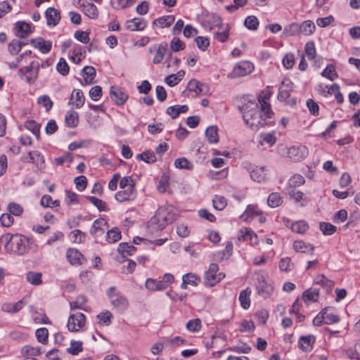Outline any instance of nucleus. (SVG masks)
I'll use <instances>...</instances> for the list:
<instances>
[{
  "mask_svg": "<svg viewBox=\"0 0 360 360\" xmlns=\"http://www.w3.org/2000/svg\"><path fill=\"white\" fill-rule=\"evenodd\" d=\"M259 105L255 101H248L240 110L245 124L252 131H258L267 124L266 120L273 115L270 104L264 98L259 99Z\"/></svg>",
  "mask_w": 360,
  "mask_h": 360,
  "instance_id": "nucleus-1",
  "label": "nucleus"
},
{
  "mask_svg": "<svg viewBox=\"0 0 360 360\" xmlns=\"http://www.w3.org/2000/svg\"><path fill=\"white\" fill-rule=\"evenodd\" d=\"M174 166L180 169L191 170L193 168V165L186 158H180L174 161Z\"/></svg>",
  "mask_w": 360,
  "mask_h": 360,
  "instance_id": "nucleus-51",
  "label": "nucleus"
},
{
  "mask_svg": "<svg viewBox=\"0 0 360 360\" xmlns=\"http://www.w3.org/2000/svg\"><path fill=\"white\" fill-rule=\"evenodd\" d=\"M45 16L49 26H56L60 20V11L53 7L46 9Z\"/></svg>",
  "mask_w": 360,
  "mask_h": 360,
  "instance_id": "nucleus-23",
  "label": "nucleus"
},
{
  "mask_svg": "<svg viewBox=\"0 0 360 360\" xmlns=\"http://www.w3.org/2000/svg\"><path fill=\"white\" fill-rule=\"evenodd\" d=\"M22 355L25 357L35 356L41 354L40 347L25 345L21 349Z\"/></svg>",
  "mask_w": 360,
  "mask_h": 360,
  "instance_id": "nucleus-44",
  "label": "nucleus"
},
{
  "mask_svg": "<svg viewBox=\"0 0 360 360\" xmlns=\"http://www.w3.org/2000/svg\"><path fill=\"white\" fill-rule=\"evenodd\" d=\"M175 18L173 15H165L155 19L154 25H158L161 28L169 27L174 22Z\"/></svg>",
  "mask_w": 360,
  "mask_h": 360,
  "instance_id": "nucleus-40",
  "label": "nucleus"
},
{
  "mask_svg": "<svg viewBox=\"0 0 360 360\" xmlns=\"http://www.w3.org/2000/svg\"><path fill=\"white\" fill-rule=\"evenodd\" d=\"M23 306L22 300H20L15 303H4L1 309L4 311L8 312V313H15L19 311Z\"/></svg>",
  "mask_w": 360,
  "mask_h": 360,
  "instance_id": "nucleus-41",
  "label": "nucleus"
},
{
  "mask_svg": "<svg viewBox=\"0 0 360 360\" xmlns=\"http://www.w3.org/2000/svg\"><path fill=\"white\" fill-rule=\"evenodd\" d=\"M136 197L135 188H120L115 195V200L119 202L132 201Z\"/></svg>",
  "mask_w": 360,
  "mask_h": 360,
  "instance_id": "nucleus-19",
  "label": "nucleus"
},
{
  "mask_svg": "<svg viewBox=\"0 0 360 360\" xmlns=\"http://www.w3.org/2000/svg\"><path fill=\"white\" fill-rule=\"evenodd\" d=\"M316 30L315 24L311 20H305L300 25V32L304 35L312 34Z\"/></svg>",
  "mask_w": 360,
  "mask_h": 360,
  "instance_id": "nucleus-38",
  "label": "nucleus"
},
{
  "mask_svg": "<svg viewBox=\"0 0 360 360\" xmlns=\"http://www.w3.org/2000/svg\"><path fill=\"white\" fill-rule=\"evenodd\" d=\"M292 82L290 79H284L279 87L278 94V100L286 102L290 105H295L296 103V100L295 98H292L290 101H288V99L290 98V93L292 91Z\"/></svg>",
  "mask_w": 360,
  "mask_h": 360,
  "instance_id": "nucleus-11",
  "label": "nucleus"
},
{
  "mask_svg": "<svg viewBox=\"0 0 360 360\" xmlns=\"http://www.w3.org/2000/svg\"><path fill=\"white\" fill-rule=\"evenodd\" d=\"M338 89H339V85L335 83L330 86H328L324 84H319L316 86V91L319 93V94L324 97H328L333 95L335 90H338Z\"/></svg>",
  "mask_w": 360,
  "mask_h": 360,
  "instance_id": "nucleus-32",
  "label": "nucleus"
},
{
  "mask_svg": "<svg viewBox=\"0 0 360 360\" xmlns=\"http://www.w3.org/2000/svg\"><path fill=\"white\" fill-rule=\"evenodd\" d=\"M112 314L109 311H105L99 313L96 317V323L100 326H109L111 323Z\"/></svg>",
  "mask_w": 360,
  "mask_h": 360,
  "instance_id": "nucleus-36",
  "label": "nucleus"
},
{
  "mask_svg": "<svg viewBox=\"0 0 360 360\" xmlns=\"http://www.w3.org/2000/svg\"><path fill=\"white\" fill-rule=\"evenodd\" d=\"M251 179L257 183H262L266 180L267 169L264 166H253L249 169Z\"/></svg>",
  "mask_w": 360,
  "mask_h": 360,
  "instance_id": "nucleus-16",
  "label": "nucleus"
},
{
  "mask_svg": "<svg viewBox=\"0 0 360 360\" xmlns=\"http://www.w3.org/2000/svg\"><path fill=\"white\" fill-rule=\"evenodd\" d=\"M233 248V243L230 241L227 242L224 250L216 253V255H215L216 259H218V260L227 259L232 255Z\"/></svg>",
  "mask_w": 360,
  "mask_h": 360,
  "instance_id": "nucleus-39",
  "label": "nucleus"
},
{
  "mask_svg": "<svg viewBox=\"0 0 360 360\" xmlns=\"http://www.w3.org/2000/svg\"><path fill=\"white\" fill-rule=\"evenodd\" d=\"M314 282L316 285H321L326 292H330L334 287V282L326 278L323 274L317 275Z\"/></svg>",
  "mask_w": 360,
  "mask_h": 360,
  "instance_id": "nucleus-28",
  "label": "nucleus"
},
{
  "mask_svg": "<svg viewBox=\"0 0 360 360\" xmlns=\"http://www.w3.org/2000/svg\"><path fill=\"white\" fill-rule=\"evenodd\" d=\"M290 228L293 232L303 234L307 232L309 229V226L307 222L301 220L292 223Z\"/></svg>",
  "mask_w": 360,
  "mask_h": 360,
  "instance_id": "nucleus-45",
  "label": "nucleus"
},
{
  "mask_svg": "<svg viewBox=\"0 0 360 360\" xmlns=\"http://www.w3.org/2000/svg\"><path fill=\"white\" fill-rule=\"evenodd\" d=\"M219 267L217 264L212 263L209 266V269L205 271L204 275V283L205 285L212 287L221 281L225 274L222 272H218Z\"/></svg>",
  "mask_w": 360,
  "mask_h": 360,
  "instance_id": "nucleus-8",
  "label": "nucleus"
},
{
  "mask_svg": "<svg viewBox=\"0 0 360 360\" xmlns=\"http://www.w3.org/2000/svg\"><path fill=\"white\" fill-rule=\"evenodd\" d=\"M65 124L69 127H74L77 124V115L75 112L68 111L65 115Z\"/></svg>",
  "mask_w": 360,
  "mask_h": 360,
  "instance_id": "nucleus-58",
  "label": "nucleus"
},
{
  "mask_svg": "<svg viewBox=\"0 0 360 360\" xmlns=\"http://www.w3.org/2000/svg\"><path fill=\"white\" fill-rule=\"evenodd\" d=\"M268 205L272 208L280 206L283 202V198L278 193H272L269 195Z\"/></svg>",
  "mask_w": 360,
  "mask_h": 360,
  "instance_id": "nucleus-48",
  "label": "nucleus"
},
{
  "mask_svg": "<svg viewBox=\"0 0 360 360\" xmlns=\"http://www.w3.org/2000/svg\"><path fill=\"white\" fill-rule=\"evenodd\" d=\"M136 251V248L127 243H122L119 245L118 252L124 257L132 255Z\"/></svg>",
  "mask_w": 360,
  "mask_h": 360,
  "instance_id": "nucleus-50",
  "label": "nucleus"
},
{
  "mask_svg": "<svg viewBox=\"0 0 360 360\" xmlns=\"http://www.w3.org/2000/svg\"><path fill=\"white\" fill-rule=\"evenodd\" d=\"M255 328L254 322L251 320H243L240 323L239 330L242 333L252 332Z\"/></svg>",
  "mask_w": 360,
  "mask_h": 360,
  "instance_id": "nucleus-62",
  "label": "nucleus"
},
{
  "mask_svg": "<svg viewBox=\"0 0 360 360\" xmlns=\"http://www.w3.org/2000/svg\"><path fill=\"white\" fill-rule=\"evenodd\" d=\"M174 281V277L172 274L166 273L162 280L157 281L153 278H147L145 283L146 289L150 291H160L167 289Z\"/></svg>",
  "mask_w": 360,
  "mask_h": 360,
  "instance_id": "nucleus-5",
  "label": "nucleus"
},
{
  "mask_svg": "<svg viewBox=\"0 0 360 360\" xmlns=\"http://www.w3.org/2000/svg\"><path fill=\"white\" fill-rule=\"evenodd\" d=\"M256 288L257 293L264 298L269 297L274 290L272 284L262 275L257 277Z\"/></svg>",
  "mask_w": 360,
  "mask_h": 360,
  "instance_id": "nucleus-12",
  "label": "nucleus"
},
{
  "mask_svg": "<svg viewBox=\"0 0 360 360\" xmlns=\"http://www.w3.org/2000/svg\"><path fill=\"white\" fill-rule=\"evenodd\" d=\"M259 25L258 18L255 15L248 16L244 21V25L250 30H257Z\"/></svg>",
  "mask_w": 360,
  "mask_h": 360,
  "instance_id": "nucleus-47",
  "label": "nucleus"
},
{
  "mask_svg": "<svg viewBox=\"0 0 360 360\" xmlns=\"http://www.w3.org/2000/svg\"><path fill=\"white\" fill-rule=\"evenodd\" d=\"M167 44H154L150 47V53L154 55L153 58L154 64H158L162 61L167 51Z\"/></svg>",
  "mask_w": 360,
  "mask_h": 360,
  "instance_id": "nucleus-17",
  "label": "nucleus"
},
{
  "mask_svg": "<svg viewBox=\"0 0 360 360\" xmlns=\"http://www.w3.org/2000/svg\"><path fill=\"white\" fill-rule=\"evenodd\" d=\"M255 69L254 65L250 61L242 60L237 63L231 73L228 75V77L231 79L244 77L250 75Z\"/></svg>",
  "mask_w": 360,
  "mask_h": 360,
  "instance_id": "nucleus-9",
  "label": "nucleus"
},
{
  "mask_svg": "<svg viewBox=\"0 0 360 360\" xmlns=\"http://www.w3.org/2000/svg\"><path fill=\"white\" fill-rule=\"evenodd\" d=\"M300 32V25L298 23H291L288 25V26L285 27L283 30V34L288 37H292L295 36Z\"/></svg>",
  "mask_w": 360,
  "mask_h": 360,
  "instance_id": "nucleus-49",
  "label": "nucleus"
},
{
  "mask_svg": "<svg viewBox=\"0 0 360 360\" xmlns=\"http://www.w3.org/2000/svg\"><path fill=\"white\" fill-rule=\"evenodd\" d=\"M185 72L179 70L176 74H172L165 78V82L169 86H174L178 84L184 78Z\"/></svg>",
  "mask_w": 360,
  "mask_h": 360,
  "instance_id": "nucleus-34",
  "label": "nucleus"
},
{
  "mask_svg": "<svg viewBox=\"0 0 360 360\" xmlns=\"http://www.w3.org/2000/svg\"><path fill=\"white\" fill-rule=\"evenodd\" d=\"M305 182L304 178L300 174H295L290 177L288 184L290 187H297L303 185Z\"/></svg>",
  "mask_w": 360,
  "mask_h": 360,
  "instance_id": "nucleus-61",
  "label": "nucleus"
},
{
  "mask_svg": "<svg viewBox=\"0 0 360 360\" xmlns=\"http://www.w3.org/2000/svg\"><path fill=\"white\" fill-rule=\"evenodd\" d=\"M292 199L295 200L296 203L300 204L301 206H304L306 203V198L304 194L300 191H292L290 193Z\"/></svg>",
  "mask_w": 360,
  "mask_h": 360,
  "instance_id": "nucleus-57",
  "label": "nucleus"
},
{
  "mask_svg": "<svg viewBox=\"0 0 360 360\" xmlns=\"http://www.w3.org/2000/svg\"><path fill=\"white\" fill-rule=\"evenodd\" d=\"M319 291L316 288H310L303 292L302 299L307 304H310L318 301Z\"/></svg>",
  "mask_w": 360,
  "mask_h": 360,
  "instance_id": "nucleus-27",
  "label": "nucleus"
},
{
  "mask_svg": "<svg viewBox=\"0 0 360 360\" xmlns=\"http://www.w3.org/2000/svg\"><path fill=\"white\" fill-rule=\"evenodd\" d=\"M84 103V96L83 93L78 89H75L70 96L69 104L75 105L76 108H80Z\"/></svg>",
  "mask_w": 360,
  "mask_h": 360,
  "instance_id": "nucleus-33",
  "label": "nucleus"
},
{
  "mask_svg": "<svg viewBox=\"0 0 360 360\" xmlns=\"http://www.w3.org/2000/svg\"><path fill=\"white\" fill-rule=\"evenodd\" d=\"M286 158L292 162H300L304 160L309 153L308 148L303 145L292 146L285 148Z\"/></svg>",
  "mask_w": 360,
  "mask_h": 360,
  "instance_id": "nucleus-10",
  "label": "nucleus"
},
{
  "mask_svg": "<svg viewBox=\"0 0 360 360\" xmlns=\"http://www.w3.org/2000/svg\"><path fill=\"white\" fill-rule=\"evenodd\" d=\"M25 162H32L35 164L39 168H41L44 164V157L39 151L30 152L27 157L24 158Z\"/></svg>",
  "mask_w": 360,
  "mask_h": 360,
  "instance_id": "nucleus-30",
  "label": "nucleus"
},
{
  "mask_svg": "<svg viewBox=\"0 0 360 360\" xmlns=\"http://www.w3.org/2000/svg\"><path fill=\"white\" fill-rule=\"evenodd\" d=\"M17 34L20 38L26 37L30 32V26L25 22H18L16 24Z\"/></svg>",
  "mask_w": 360,
  "mask_h": 360,
  "instance_id": "nucleus-43",
  "label": "nucleus"
},
{
  "mask_svg": "<svg viewBox=\"0 0 360 360\" xmlns=\"http://www.w3.org/2000/svg\"><path fill=\"white\" fill-rule=\"evenodd\" d=\"M107 295L110 303L120 311H124L128 307L129 303L127 297L117 291L115 287H110L107 291Z\"/></svg>",
  "mask_w": 360,
  "mask_h": 360,
  "instance_id": "nucleus-6",
  "label": "nucleus"
},
{
  "mask_svg": "<svg viewBox=\"0 0 360 360\" xmlns=\"http://www.w3.org/2000/svg\"><path fill=\"white\" fill-rule=\"evenodd\" d=\"M179 216L178 210L172 205L160 207L155 215L149 220V226L153 229L161 231L168 224L174 221Z\"/></svg>",
  "mask_w": 360,
  "mask_h": 360,
  "instance_id": "nucleus-2",
  "label": "nucleus"
},
{
  "mask_svg": "<svg viewBox=\"0 0 360 360\" xmlns=\"http://www.w3.org/2000/svg\"><path fill=\"white\" fill-rule=\"evenodd\" d=\"M212 204L214 209L217 210H223L227 205V200L223 196L215 195L212 200Z\"/></svg>",
  "mask_w": 360,
  "mask_h": 360,
  "instance_id": "nucleus-56",
  "label": "nucleus"
},
{
  "mask_svg": "<svg viewBox=\"0 0 360 360\" xmlns=\"http://www.w3.org/2000/svg\"><path fill=\"white\" fill-rule=\"evenodd\" d=\"M111 99L117 105H122L128 99V95L121 89L112 86L110 91Z\"/></svg>",
  "mask_w": 360,
  "mask_h": 360,
  "instance_id": "nucleus-21",
  "label": "nucleus"
},
{
  "mask_svg": "<svg viewBox=\"0 0 360 360\" xmlns=\"http://www.w3.org/2000/svg\"><path fill=\"white\" fill-rule=\"evenodd\" d=\"M25 127L30 131L37 139L40 138V125L34 120H28L25 123Z\"/></svg>",
  "mask_w": 360,
  "mask_h": 360,
  "instance_id": "nucleus-53",
  "label": "nucleus"
},
{
  "mask_svg": "<svg viewBox=\"0 0 360 360\" xmlns=\"http://www.w3.org/2000/svg\"><path fill=\"white\" fill-rule=\"evenodd\" d=\"M319 228L325 236H330L337 230L336 226L328 222H321L319 224Z\"/></svg>",
  "mask_w": 360,
  "mask_h": 360,
  "instance_id": "nucleus-55",
  "label": "nucleus"
},
{
  "mask_svg": "<svg viewBox=\"0 0 360 360\" xmlns=\"http://www.w3.org/2000/svg\"><path fill=\"white\" fill-rule=\"evenodd\" d=\"M106 240L109 243H114L121 239V231L117 227L108 231L105 234Z\"/></svg>",
  "mask_w": 360,
  "mask_h": 360,
  "instance_id": "nucleus-42",
  "label": "nucleus"
},
{
  "mask_svg": "<svg viewBox=\"0 0 360 360\" xmlns=\"http://www.w3.org/2000/svg\"><path fill=\"white\" fill-rule=\"evenodd\" d=\"M42 274L39 272L29 271L26 275L27 281L34 285H38L41 283Z\"/></svg>",
  "mask_w": 360,
  "mask_h": 360,
  "instance_id": "nucleus-52",
  "label": "nucleus"
},
{
  "mask_svg": "<svg viewBox=\"0 0 360 360\" xmlns=\"http://www.w3.org/2000/svg\"><path fill=\"white\" fill-rule=\"evenodd\" d=\"M251 295V290L249 288L242 290L239 295V301L240 306L244 309H248L250 306V296Z\"/></svg>",
  "mask_w": 360,
  "mask_h": 360,
  "instance_id": "nucleus-37",
  "label": "nucleus"
},
{
  "mask_svg": "<svg viewBox=\"0 0 360 360\" xmlns=\"http://www.w3.org/2000/svg\"><path fill=\"white\" fill-rule=\"evenodd\" d=\"M85 321V316L82 313L74 314L68 319V328L70 331H78L84 326Z\"/></svg>",
  "mask_w": 360,
  "mask_h": 360,
  "instance_id": "nucleus-14",
  "label": "nucleus"
},
{
  "mask_svg": "<svg viewBox=\"0 0 360 360\" xmlns=\"http://www.w3.org/2000/svg\"><path fill=\"white\" fill-rule=\"evenodd\" d=\"M137 159L141 160L147 163H152L156 161V157L153 151H146L137 155Z\"/></svg>",
  "mask_w": 360,
  "mask_h": 360,
  "instance_id": "nucleus-60",
  "label": "nucleus"
},
{
  "mask_svg": "<svg viewBox=\"0 0 360 360\" xmlns=\"http://www.w3.org/2000/svg\"><path fill=\"white\" fill-rule=\"evenodd\" d=\"M146 22L143 18H134L127 20L125 23L126 28L129 31H142L146 27Z\"/></svg>",
  "mask_w": 360,
  "mask_h": 360,
  "instance_id": "nucleus-24",
  "label": "nucleus"
},
{
  "mask_svg": "<svg viewBox=\"0 0 360 360\" xmlns=\"http://www.w3.org/2000/svg\"><path fill=\"white\" fill-rule=\"evenodd\" d=\"M33 46L40 51L42 53H49L52 47V43L50 41H45L43 38H37L31 41Z\"/></svg>",
  "mask_w": 360,
  "mask_h": 360,
  "instance_id": "nucleus-29",
  "label": "nucleus"
},
{
  "mask_svg": "<svg viewBox=\"0 0 360 360\" xmlns=\"http://www.w3.org/2000/svg\"><path fill=\"white\" fill-rule=\"evenodd\" d=\"M23 44L22 42L13 39L8 44V51L11 54L15 55L20 51Z\"/></svg>",
  "mask_w": 360,
  "mask_h": 360,
  "instance_id": "nucleus-63",
  "label": "nucleus"
},
{
  "mask_svg": "<svg viewBox=\"0 0 360 360\" xmlns=\"http://www.w3.org/2000/svg\"><path fill=\"white\" fill-rule=\"evenodd\" d=\"M258 218L259 222L263 223L266 221L265 217L262 215L261 210L257 205H248L245 211L241 214L240 219L245 221H250L254 218Z\"/></svg>",
  "mask_w": 360,
  "mask_h": 360,
  "instance_id": "nucleus-13",
  "label": "nucleus"
},
{
  "mask_svg": "<svg viewBox=\"0 0 360 360\" xmlns=\"http://www.w3.org/2000/svg\"><path fill=\"white\" fill-rule=\"evenodd\" d=\"M186 89L189 92L194 94L193 96L205 95L208 91V86L196 79L190 80L187 84Z\"/></svg>",
  "mask_w": 360,
  "mask_h": 360,
  "instance_id": "nucleus-18",
  "label": "nucleus"
},
{
  "mask_svg": "<svg viewBox=\"0 0 360 360\" xmlns=\"http://www.w3.org/2000/svg\"><path fill=\"white\" fill-rule=\"evenodd\" d=\"M3 242H5V250L9 254L23 255L31 248L32 240L22 235H11L6 233L2 236Z\"/></svg>",
  "mask_w": 360,
  "mask_h": 360,
  "instance_id": "nucleus-3",
  "label": "nucleus"
},
{
  "mask_svg": "<svg viewBox=\"0 0 360 360\" xmlns=\"http://www.w3.org/2000/svg\"><path fill=\"white\" fill-rule=\"evenodd\" d=\"M216 22L217 30L215 32V38L221 43L226 42L229 39L231 29L230 25L227 23L224 24L219 17H217Z\"/></svg>",
  "mask_w": 360,
  "mask_h": 360,
  "instance_id": "nucleus-15",
  "label": "nucleus"
},
{
  "mask_svg": "<svg viewBox=\"0 0 360 360\" xmlns=\"http://www.w3.org/2000/svg\"><path fill=\"white\" fill-rule=\"evenodd\" d=\"M182 280H185V283L193 286H197L200 281V278L195 274L188 273L183 275Z\"/></svg>",
  "mask_w": 360,
  "mask_h": 360,
  "instance_id": "nucleus-54",
  "label": "nucleus"
},
{
  "mask_svg": "<svg viewBox=\"0 0 360 360\" xmlns=\"http://www.w3.org/2000/svg\"><path fill=\"white\" fill-rule=\"evenodd\" d=\"M205 136L210 143H217L219 141L218 128L215 125L210 126L205 130Z\"/></svg>",
  "mask_w": 360,
  "mask_h": 360,
  "instance_id": "nucleus-35",
  "label": "nucleus"
},
{
  "mask_svg": "<svg viewBox=\"0 0 360 360\" xmlns=\"http://www.w3.org/2000/svg\"><path fill=\"white\" fill-rule=\"evenodd\" d=\"M304 53L308 59L313 60L316 57V48L313 41H308L304 46Z\"/></svg>",
  "mask_w": 360,
  "mask_h": 360,
  "instance_id": "nucleus-59",
  "label": "nucleus"
},
{
  "mask_svg": "<svg viewBox=\"0 0 360 360\" xmlns=\"http://www.w3.org/2000/svg\"><path fill=\"white\" fill-rule=\"evenodd\" d=\"M321 75L330 81H333L338 78V75L333 65H328L321 72Z\"/></svg>",
  "mask_w": 360,
  "mask_h": 360,
  "instance_id": "nucleus-46",
  "label": "nucleus"
},
{
  "mask_svg": "<svg viewBox=\"0 0 360 360\" xmlns=\"http://www.w3.org/2000/svg\"><path fill=\"white\" fill-rule=\"evenodd\" d=\"M68 262L72 265H80L84 263L85 259L83 255L75 248H70L66 252Z\"/></svg>",
  "mask_w": 360,
  "mask_h": 360,
  "instance_id": "nucleus-22",
  "label": "nucleus"
},
{
  "mask_svg": "<svg viewBox=\"0 0 360 360\" xmlns=\"http://www.w3.org/2000/svg\"><path fill=\"white\" fill-rule=\"evenodd\" d=\"M277 138L275 131L267 133H261L259 135V145L264 146L266 144L269 147H271L276 143Z\"/></svg>",
  "mask_w": 360,
  "mask_h": 360,
  "instance_id": "nucleus-25",
  "label": "nucleus"
},
{
  "mask_svg": "<svg viewBox=\"0 0 360 360\" xmlns=\"http://www.w3.org/2000/svg\"><path fill=\"white\" fill-rule=\"evenodd\" d=\"M39 66V62L34 60L30 63V65L20 68L18 70V75L21 78L25 77V79L28 84H34L38 77Z\"/></svg>",
  "mask_w": 360,
  "mask_h": 360,
  "instance_id": "nucleus-7",
  "label": "nucleus"
},
{
  "mask_svg": "<svg viewBox=\"0 0 360 360\" xmlns=\"http://www.w3.org/2000/svg\"><path fill=\"white\" fill-rule=\"evenodd\" d=\"M314 342L315 337L314 335L302 336L299 340L298 346L303 352H309L312 350Z\"/></svg>",
  "mask_w": 360,
  "mask_h": 360,
  "instance_id": "nucleus-26",
  "label": "nucleus"
},
{
  "mask_svg": "<svg viewBox=\"0 0 360 360\" xmlns=\"http://www.w3.org/2000/svg\"><path fill=\"white\" fill-rule=\"evenodd\" d=\"M293 249L296 252L314 254V246L309 243H306L303 240H295L293 243Z\"/></svg>",
  "mask_w": 360,
  "mask_h": 360,
  "instance_id": "nucleus-31",
  "label": "nucleus"
},
{
  "mask_svg": "<svg viewBox=\"0 0 360 360\" xmlns=\"http://www.w3.org/2000/svg\"><path fill=\"white\" fill-rule=\"evenodd\" d=\"M340 318L336 310L333 307H326L322 309L313 319V324L320 326L323 324H333L338 323Z\"/></svg>",
  "mask_w": 360,
  "mask_h": 360,
  "instance_id": "nucleus-4",
  "label": "nucleus"
},
{
  "mask_svg": "<svg viewBox=\"0 0 360 360\" xmlns=\"http://www.w3.org/2000/svg\"><path fill=\"white\" fill-rule=\"evenodd\" d=\"M91 234L93 233L96 238V241H97L98 238L102 236L105 233V231L108 228L107 221L103 219H96L91 227Z\"/></svg>",
  "mask_w": 360,
  "mask_h": 360,
  "instance_id": "nucleus-20",
  "label": "nucleus"
},
{
  "mask_svg": "<svg viewBox=\"0 0 360 360\" xmlns=\"http://www.w3.org/2000/svg\"><path fill=\"white\" fill-rule=\"evenodd\" d=\"M37 340L42 343L45 344L48 341L49 332L48 330L45 328H41L36 330L35 333Z\"/></svg>",
  "mask_w": 360,
  "mask_h": 360,
  "instance_id": "nucleus-64",
  "label": "nucleus"
}]
</instances>
